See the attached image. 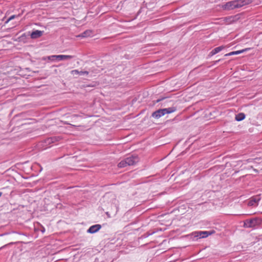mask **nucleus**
<instances>
[{
    "label": "nucleus",
    "instance_id": "f257e3e1",
    "mask_svg": "<svg viewBox=\"0 0 262 262\" xmlns=\"http://www.w3.org/2000/svg\"><path fill=\"white\" fill-rule=\"evenodd\" d=\"M247 4L246 0L233 1L226 3L222 6V8L224 10H230L241 8Z\"/></svg>",
    "mask_w": 262,
    "mask_h": 262
},
{
    "label": "nucleus",
    "instance_id": "f03ea898",
    "mask_svg": "<svg viewBox=\"0 0 262 262\" xmlns=\"http://www.w3.org/2000/svg\"><path fill=\"white\" fill-rule=\"evenodd\" d=\"M176 110V108L174 107L160 109L154 112L152 114V116L155 118L158 119L165 114L173 113L175 112Z\"/></svg>",
    "mask_w": 262,
    "mask_h": 262
},
{
    "label": "nucleus",
    "instance_id": "7ed1b4c3",
    "mask_svg": "<svg viewBox=\"0 0 262 262\" xmlns=\"http://www.w3.org/2000/svg\"><path fill=\"white\" fill-rule=\"evenodd\" d=\"M74 57L72 55H52L48 57V59L51 60H54L56 59L59 60L70 59Z\"/></svg>",
    "mask_w": 262,
    "mask_h": 262
},
{
    "label": "nucleus",
    "instance_id": "20e7f679",
    "mask_svg": "<svg viewBox=\"0 0 262 262\" xmlns=\"http://www.w3.org/2000/svg\"><path fill=\"white\" fill-rule=\"evenodd\" d=\"M260 198L259 196L256 195L252 197L248 202L247 205L249 206H257L258 204V202L260 201Z\"/></svg>",
    "mask_w": 262,
    "mask_h": 262
},
{
    "label": "nucleus",
    "instance_id": "39448f33",
    "mask_svg": "<svg viewBox=\"0 0 262 262\" xmlns=\"http://www.w3.org/2000/svg\"><path fill=\"white\" fill-rule=\"evenodd\" d=\"M258 223L257 219L247 220L244 222V227L250 228L255 226Z\"/></svg>",
    "mask_w": 262,
    "mask_h": 262
},
{
    "label": "nucleus",
    "instance_id": "423d86ee",
    "mask_svg": "<svg viewBox=\"0 0 262 262\" xmlns=\"http://www.w3.org/2000/svg\"><path fill=\"white\" fill-rule=\"evenodd\" d=\"M128 166L133 165L137 163L139 161V158L137 156H132L125 159Z\"/></svg>",
    "mask_w": 262,
    "mask_h": 262
},
{
    "label": "nucleus",
    "instance_id": "0eeeda50",
    "mask_svg": "<svg viewBox=\"0 0 262 262\" xmlns=\"http://www.w3.org/2000/svg\"><path fill=\"white\" fill-rule=\"evenodd\" d=\"M214 231L208 232V231H200L195 233V236L200 237V238H204L207 237L209 235L214 233Z\"/></svg>",
    "mask_w": 262,
    "mask_h": 262
},
{
    "label": "nucleus",
    "instance_id": "6e6552de",
    "mask_svg": "<svg viewBox=\"0 0 262 262\" xmlns=\"http://www.w3.org/2000/svg\"><path fill=\"white\" fill-rule=\"evenodd\" d=\"M101 227V225L99 224L93 225L91 226L88 230V232L90 233H94L99 231Z\"/></svg>",
    "mask_w": 262,
    "mask_h": 262
},
{
    "label": "nucleus",
    "instance_id": "1a4fd4ad",
    "mask_svg": "<svg viewBox=\"0 0 262 262\" xmlns=\"http://www.w3.org/2000/svg\"><path fill=\"white\" fill-rule=\"evenodd\" d=\"M71 74L73 76L77 75H88L89 72L88 71H79L78 70H74L71 71Z\"/></svg>",
    "mask_w": 262,
    "mask_h": 262
},
{
    "label": "nucleus",
    "instance_id": "9d476101",
    "mask_svg": "<svg viewBox=\"0 0 262 262\" xmlns=\"http://www.w3.org/2000/svg\"><path fill=\"white\" fill-rule=\"evenodd\" d=\"M43 34V31L39 30H35L32 32L31 37L32 38L35 39L40 37Z\"/></svg>",
    "mask_w": 262,
    "mask_h": 262
},
{
    "label": "nucleus",
    "instance_id": "9b49d317",
    "mask_svg": "<svg viewBox=\"0 0 262 262\" xmlns=\"http://www.w3.org/2000/svg\"><path fill=\"white\" fill-rule=\"evenodd\" d=\"M247 50H248L247 49H243V50H242L231 52H230L229 53H227V54H225V56H228L237 55V54H239L240 53H243L244 52L247 51Z\"/></svg>",
    "mask_w": 262,
    "mask_h": 262
},
{
    "label": "nucleus",
    "instance_id": "f8f14e48",
    "mask_svg": "<svg viewBox=\"0 0 262 262\" xmlns=\"http://www.w3.org/2000/svg\"><path fill=\"white\" fill-rule=\"evenodd\" d=\"M245 118V115L244 113H239L235 116V120L237 121H240Z\"/></svg>",
    "mask_w": 262,
    "mask_h": 262
},
{
    "label": "nucleus",
    "instance_id": "ddd939ff",
    "mask_svg": "<svg viewBox=\"0 0 262 262\" xmlns=\"http://www.w3.org/2000/svg\"><path fill=\"white\" fill-rule=\"evenodd\" d=\"M91 32L90 31H86L81 34L77 36V37H86L87 36H89L91 35Z\"/></svg>",
    "mask_w": 262,
    "mask_h": 262
},
{
    "label": "nucleus",
    "instance_id": "4468645a",
    "mask_svg": "<svg viewBox=\"0 0 262 262\" xmlns=\"http://www.w3.org/2000/svg\"><path fill=\"white\" fill-rule=\"evenodd\" d=\"M118 167L120 168L125 167L126 166H128L127 162L126 161L125 159L122 161H121L118 165Z\"/></svg>",
    "mask_w": 262,
    "mask_h": 262
},
{
    "label": "nucleus",
    "instance_id": "2eb2a0df",
    "mask_svg": "<svg viewBox=\"0 0 262 262\" xmlns=\"http://www.w3.org/2000/svg\"><path fill=\"white\" fill-rule=\"evenodd\" d=\"M225 48V46H222L218 47L217 48H215L214 49V50L215 51V53H217L221 51L222 50H223Z\"/></svg>",
    "mask_w": 262,
    "mask_h": 262
},
{
    "label": "nucleus",
    "instance_id": "dca6fc26",
    "mask_svg": "<svg viewBox=\"0 0 262 262\" xmlns=\"http://www.w3.org/2000/svg\"><path fill=\"white\" fill-rule=\"evenodd\" d=\"M216 54V53H215V51H214V49H213L212 51H211L210 52V53H209V55L211 56H213V55H215V54Z\"/></svg>",
    "mask_w": 262,
    "mask_h": 262
},
{
    "label": "nucleus",
    "instance_id": "f3484780",
    "mask_svg": "<svg viewBox=\"0 0 262 262\" xmlns=\"http://www.w3.org/2000/svg\"><path fill=\"white\" fill-rule=\"evenodd\" d=\"M15 17H16V16H15V15H14L11 16L9 18V19H8L7 21H10V20H12V19H14Z\"/></svg>",
    "mask_w": 262,
    "mask_h": 262
},
{
    "label": "nucleus",
    "instance_id": "a211bd4d",
    "mask_svg": "<svg viewBox=\"0 0 262 262\" xmlns=\"http://www.w3.org/2000/svg\"><path fill=\"white\" fill-rule=\"evenodd\" d=\"M220 60H221V59H219L218 60H216V61H215V63H216V62H219V61H220Z\"/></svg>",
    "mask_w": 262,
    "mask_h": 262
},
{
    "label": "nucleus",
    "instance_id": "6ab92c4d",
    "mask_svg": "<svg viewBox=\"0 0 262 262\" xmlns=\"http://www.w3.org/2000/svg\"><path fill=\"white\" fill-rule=\"evenodd\" d=\"M2 192H0V197L2 196Z\"/></svg>",
    "mask_w": 262,
    "mask_h": 262
},
{
    "label": "nucleus",
    "instance_id": "aec40b11",
    "mask_svg": "<svg viewBox=\"0 0 262 262\" xmlns=\"http://www.w3.org/2000/svg\"><path fill=\"white\" fill-rule=\"evenodd\" d=\"M45 231V229L43 228L42 230V232H43Z\"/></svg>",
    "mask_w": 262,
    "mask_h": 262
}]
</instances>
